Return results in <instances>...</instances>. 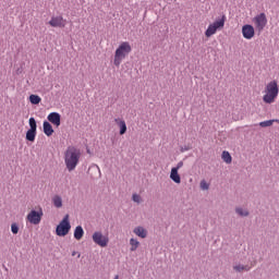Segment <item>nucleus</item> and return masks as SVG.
Listing matches in <instances>:
<instances>
[{"mask_svg": "<svg viewBox=\"0 0 279 279\" xmlns=\"http://www.w3.org/2000/svg\"><path fill=\"white\" fill-rule=\"evenodd\" d=\"M133 234L140 239H147L148 231L143 226H137L133 229Z\"/></svg>", "mask_w": 279, "mask_h": 279, "instance_id": "ddd939ff", "label": "nucleus"}, {"mask_svg": "<svg viewBox=\"0 0 279 279\" xmlns=\"http://www.w3.org/2000/svg\"><path fill=\"white\" fill-rule=\"evenodd\" d=\"M199 186H201L202 191H208V189H210V184H208V182H206V180H202Z\"/></svg>", "mask_w": 279, "mask_h": 279, "instance_id": "393cba45", "label": "nucleus"}, {"mask_svg": "<svg viewBox=\"0 0 279 279\" xmlns=\"http://www.w3.org/2000/svg\"><path fill=\"white\" fill-rule=\"evenodd\" d=\"M221 158H222L223 162H226L227 165L232 163V156L230 155V153L228 150L222 151Z\"/></svg>", "mask_w": 279, "mask_h": 279, "instance_id": "4be33fe9", "label": "nucleus"}, {"mask_svg": "<svg viewBox=\"0 0 279 279\" xmlns=\"http://www.w3.org/2000/svg\"><path fill=\"white\" fill-rule=\"evenodd\" d=\"M44 133L46 136H52L53 135V126H51V123L48 121L44 122Z\"/></svg>", "mask_w": 279, "mask_h": 279, "instance_id": "aec40b11", "label": "nucleus"}, {"mask_svg": "<svg viewBox=\"0 0 279 279\" xmlns=\"http://www.w3.org/2000/svg\"><path fill=\"white\" fill-rule=\"evenodd\" d=\"M11 232H12L13 234H19V225L12 223V225H11Z\"/></svg>", "mask_w": 279, "mask_h": 279, "instance_id": "a878e982", "label": "nucleus"}, {"mask_svg": "<svg viewBox=\"0 0 279 279\" xmlns=\"http://www.w3.org/2000/svg\"><path fill=\"white\" fill-rule=\"evenodd\" d=\"M132 199L135 202V204H141L142 202L141 195L138 194H133Z\"/></svg>", "mask_w": 279, "mask_h": 279, "instance_id": "bb28decb", "label": "nucleus"}, {"mask_svg": "<svg viewBox=\"0 0 279 279\" xmlns=\"http://www.w3.org/2000/svg\"><path fill=\"white\" fill-rule=\"evenodd\" d=\"M170 179L172 180V182H175V184H180V182H182V179L180 178V173H178V168L171 169Z\"/></svg>", "mask_w": 279, "mask_h": 279, "instance_id": "dca6fc26", "label": "nucleus"}, {"mask_svg": "<svg viewBox=\"0 0 279 279\" xmlns=\"http://www.w3.org/2000/svg\"><path fill=\"white\" fill-rule=\"evenodd\" d=\"M51 203L54 206V208H62L63 206L62 196L56 194L54 196H52Z\"/></svg>", "mask_w": 279, "mask_h": 279, "instance_id": "a211bd4d", "label": "nucleus"}, {"mask_svg": "<svg viewBox=\"0 0 279 279\" xmlns=\"http://www.w3.org/2000/svg\"><path fill=\"white\" fill-rule=\"evenodd\" d=\"M242 36L245 40H252L254 36H256V29L252 26V24H246L242 26Z\"/></svg>", "mask_w": 279, "mask_h": 279, "instance_id": "9b49d317", "label": "nucleus"}, {"mask_svg": "<svg viewBox=\"0 0 279 279\" xmlns=\"http://www.w3.org/2000/svg\"><path fill=\"white\" fill-rule=\"evenodd\" d=\"M113 279H119V275H116Z\"/></svg>", "mask_w": 279, "mask_h": 279, "instance_id": "c85d7f7f", "label": "nucleus"}, {"mask_svg": "<svg viewBox=\"0 0 279 279\" xmlns=\"http://www.w3.org/2000/svg\"><path fill=\"white\" fill-rule=\"evenodd\" d=\"M71 232V221L69 220V215H65L60 223L56 228L57 236H66Z\"/></svg>", "mask_w": 279, "mask_h": 279, "instance_id": "39448f33", "label": "nucleus"}, {"mask_svg": "<svg viewBox=\"0 0 279 279\" xmlns=\"http://www.w3.org/2000/svg\"><path fill=\"white\" fill-rule=\"evenodd\" d=\"M184 167V162L183 161H179L177 167L172 168V169H177V171H180V169H182Z\"/></svg>", "mask_w": 279, "mask_h": 279, "instance_id": "cd10ccee", "label": "nucleus"}, {"mask_svg": "<svg viewBox=\"0 0 279 279\" xmlns=\"http://www.w3.org/2000/svg\"><path fill=\"white\" fill-rule=\"evenodd\" d=\"M264 96H263V101L264 104H276V100L278 99V95H279V85H278V81L272 80L269 81L265 87H264Z\"/></svg>", "mask_w": 279, "mask_h": 279, "instance_id": "f03ea898", "label": "nucleus"}, {"mask_svg": "<svg viewBox=\"0 0 279 279\" xmlns=\"http://www.w3.org/2000/svg\"><path fill=\"white\" fill-rule=\"evenodd\" d=\"M43 207H37V210L32 209L27 216H26V220L28 223H32L33 226H38V223H40V221H43Z\"/></svg>", "mask_w": 279, "mask_h": 279, "instance_id": "423d86ee", "label": "nucleus"}, {"mask_svg": "<svg viewBox=\"0 0 279 279\" xmlns=\"http://www.w3.org/2000/svg\"><path fill=\"white\" fill-rule=\"evenodd\" d=\"M83 238H84V228H82V226H77L74 230V239H76V241H82Z\"/></svg>", "mask_w": 279, "mask_h": 279, "instance_id": "6ab92c4d", "label": "nucleus"}, {"mask_svg": "<svg viewBox=\"0 0 279 279\" xmlns=\"http://www.w3.org/2000/svg\"><path fill=\"white\" fill-rule=\"evenodd\" d=\"M130 252H136L141 247V242L135 238H131L129 241Z\"/></svg>", "mask_w": 279, "mask_h": 279, "instance_id": "f3484780", "label": "nucleus"}, {"mask_svg": "<svg viewBox=\"0 0 279 279\" xmlns=\"http://www.w3.org/2000/svg\"><path fill=\"white\" fill-rule=\"evenodd\" d=\"M252 267H256V260L250 264L235 263L233 264V271H235V274H243L244 271H251Z\"/></svg>", "mask_w": 279, "mask_h": 279, "instance_id": "9d476101", "label": "nucleus"}, {"mask_svg": "<svg viewBox=\"0 0 279 279\" xmlns=\"http://www.w3.org/2000/svg\"><path fill=\"white\" fill-rule=\"evenodd\" d=\"M274 123H279V120H267L259 123L260 128H271Z\"/></svg>", "mask_w": 279, "mask_h": 279, "instance_id": "b1692460", "label": "nucleus"}, {"mask_svg": "<svg viewBox=\"0 0 279 279\" xmlns=\"http://www.w3.org/2000/svg\"><path fill=\"white\" fill-rule=\"evenodd\" d=\"M130 53H132V45H130L129 41H122L114 51V66H121V62H123Z\"/></svg>", "mask_w": 279, "mask_h": 279, "instance_id": "7ed1b4c3", "label": "nucleus"}, {"mask_svg": "<svg viewBox=\"0 0 279 279\" xmlns=\"http://www.w3.org/2000/svg\"><path fill=\"white\" fill-rule=\"evenodd\" d=\"M29 101H31V104H33V106H38V104H40V101H43V98H40V96H38V95H31Z\"/></svg>", "mask_w": 279, "mask_h": 279, "instance_id": "5701e85b", "label": "nucleus"}, {"mask_svg": "<svg viewBox=\"0 0 279 279\" xmlns=\"http://www.w3.org/2000/svg\"><path fill=\"white\" fill-rule=\"evenodd\" d=\"M48 121L50 123H52V125H56V128H60V113L58 112H51L48 117H47Z\"/></svg>", "mask_w": 279, "mask_h": 279, "instance_id": "4468645a", "label": "nucleus"}, {"mask_svg": "<svg viewBox=\"0 0 279 279\" xmlns=\"http://www.w3.org/2000/svg\"><path fill=\"white\" fill-rule=\"evenodd\" d=\"M114 123H117V125L120 129V135L123 136V134H125V132H128V124H125V120H123L121 118H117V119H114Z\"/></svg>", "mask_w": 279, "mask_h": 279, "instance_id": "2eb2a0df", "label": "nucleus"}, {"mask_svg": "<svg viewBox=\"0 0 279 279\" xmlns=\"http://www.w3.org/2000/svg\"><path fill=\"white\" fill-rule=\"evenodd\" d=\"M252 21L256 32L259 34L265 29V27H267V14L265 13L257 14Z\"/></svg>", "mask_w": 279, "mask_h": 279, "instance_id": "6e6552de", "label": "nucleus"}, {"mask_svg": "<svg viewBox=\"0 0 279 279\" xmlns=\"http://www.w3.org/2000/svg\"><path fill=\"white\" fill-rule=\"evenodd\" d=\"M226 25V15L217 19L215 22L208 25L207 29L205 31L206 38H210V36H215L217 32L221 31L222 27Z\"/></svg>", "mask_w": 279, "mask_h": 279, "instance_id": "20e7f679", "label": "nucleus"}, {"mask_svg": "<svg viewBox=\"0 0 279 279\" xmlns=\"http://www.w3.org/2000/svg\"><path fill=\"white\" fill-rule=\"evenodd\" d=\"M49 25L51 27H66V20H64V17L62 16H52L49 21Z\"/></svg>", "mask_w": 279, "mask_h": 279, "instance_id": "f8f14e48", "label": "nucleus"}, {"mask_svg": "<svg viewBox=\"0 0 279 279\" xmlns=\"http://www.w3.org/2000/svg\"><path fill=\"white\" fill-rule=\"evenodd\" d=\"M235 213L239 217H250V210L245 207H235Z\"/></svg>", "mask_w": 279, "mask_h": 279, "instance_id": "412c9836", "label": "nucleus"}, {"mask_svg": "<svg viewBox=\"0 0 279 279\" xmlns=\"http://www.w3.org/2000/svg\"><path fill=\"white\" fill-rule=\"evenodd\" d=\"M28 123L31 129L26 132V141L34 143V141H36V130L38 125L36 124V119L34 118H29Z\"/></svg>", "mask_w": 279, "mask_h": 279, "instance_id": "1a4fd4ad", "label": "nucleus"}, {"mask_svg": "<svg viewBox=\"0 0 279 279\" xmlns=\"http://www.w3.org/2000/svg\"><path fill=\"white\" fill-rule=\"evenodd\" d=\"M63 158L68 171H75L77 165H80V159L82 158V150L74 146H69L64 151Z\"/></svg>", "mask_w": 279, "mask_h": 279, "instance_id": "f257e3e1", "label": "nucleus"}, {"mask_svg": "<svg viewBox=\"0 0 279 279\" xmlns=\"http://www.w3.org/2000/svg\"><path fill=\"white\" fill-rule=\"evenodd\" d=\"M92 239L99 247H108V243H110V238H108V235H104V232L101 231H95Z\"/></svg>", "mask_w": 279, "mask_h": 279, "instance_id": "0eeeda50", "label": "nucleus"}]
</instances>
